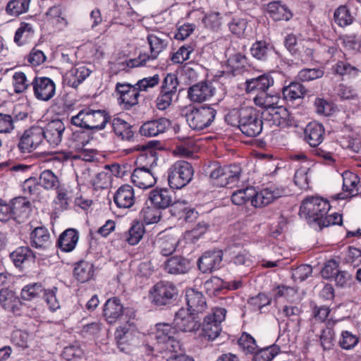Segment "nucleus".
<instances>
[{
  "label": "nucleus",
  "instance_id": "f257e3e1",
  "mask_svg": "<svg viewBox=\"0 0 361 361\" xmlns=\"http://www.w3.org/2000/svg\"><path fill=\"white\" fill-rule=\"evenodd\" d=\"M285 190L271 185L256 191L253 187L238 189L231 195V201L235 205H243L248 202L255 207H262L283 196Z\"/></svg>",
  "mask_w": 361,
  "mask_h": 361
},
{
  "label": "nucleus",
  "instance_id": "f03ea898",
  "mask_svg": "<svg viewBox=\"0 0 361 361\" xmlns=\"http://www.w3.org/2000/svg\"><path fill=\"white\" fill-rule=\"evenodd\" d=\"M109 119L110 116L105 110L86 108L72 116L71 123L84 129L100 130L106 127Z\"/></svg>",
  "mask_w": 361,
  "mask_h": 361
},
{
  "label": "nucleus",
  "instance_id": "7ed1b4c3",
  "mask_svg": "<svg viewBox=\"0 0 361 361\" xmlns=\"http://www.w3.org/2000/svg\"><path fill=\"white\" fill-rule=\"evenodd\" d=\"M330 207L328 200L319 197H310L302 201L300 214L305 216L309 224L316 223L320 227Z\"/></svg>",
  "mask_w": 361,
  "mask_h": 361
},
{
  "label": "nucleus",
  "instance_id": "20e7f679",
  "mask_svg": "<svg viewBox=\"0 0 361 361\" xmlns=\"http://www.w3.org/2000/svg\"><path fill=\"white\" fill-rule=\"evenodd\" d=\"M216 111L210 106H202L197 109H187L185 117L189 127L200 130L209 126L213 122Z\"/></svg>",
  "mask_w": 361,
  "mask_h": 361
},
{
  "label": "nucleus",
  "instance_id": "39448f33",
  "mask_svg": "<svg viewBox=\"0 0 361 361\" xmlns=\"http://www.w3.org/2000/svg\"><path fill=\"white\" fill-rule=\"evenodd\" d=\"M226 310L223 307H215L211 313L204 319L202 323L203 336L208 340H214L221 331V323L224 321Z\"/></svg>",
  "mask_w": 361,
  "mask_h": 361
},
{
  "label": "nucleus",
  "instance_id": "423d86ee",
  "mask_svg": "<svg viewBox=\"0 0 361 361\" xmlns=\"http://www.w3.org/2000/svg\"><path fill=\"white\" fill-rule=\"evenodd\" d=\"M254 108H243L240 130L247 137H255L262 130L264 121Z\"/></svg>",
  "mask_w": 361,
  "mask_h": 361
},
{
  "label": "nucleus",
  "instance_id": "0eeeda50",
  "mask_svg": "<svg viewBox=\"0 0 361 361\" xmlns=\"http://www.w3.org/2000/svg\"><path fill=\"white\" fill-rule=\"evenodd\" d=\"M178 295L177 288L171 283L159 282L149 290V298L156 306H164L172 302Z\"/></svg>",
  "mask_w": 361,
  "mask_h": 361
},
{
  "label": "nucleus",
  "instance_id": "6e6552de",
  "mask_svg": "<svg viewBox=\"0 0 361 361\" xmlns=\"http://www.w3.org/2000/svg\"><path fill=\"white\" fill-rule=\"evenodd\" d=\"M147 41L150 47V55L140 54L138 57L129 61L128 63V66L133 68L146 66L147 61L156 59L166 47L165 39L154 34L148 35Z\"/></svg>",
  "mask_w": 361,
  "mask_h": 361
},
{
  "label": "nucleus",
  "instance_id": "1a4fd4ad",
  "mask_svg": "<svg viewBox=\"0 0 361 361\" xmlns=\"http://www.w3.org/2000/svg\"><path fill=\"white\" fill-rule=\"evenodd\" d=\"M115 91L118 96V102L123 109L129 110L138 104V98L140 94L135 84L117 82Z\"/></svg>",
  "mask_w": 361,
  "mask_h": 361
},
{
  "label": "nucleus",
  "instance_id": "9d476101",
  "mask_svg": "<svg viewBox=\"0 0 361 361\" xmlns=\"http://www.w3.org/2000/svg\"><path fill=\"white\" fill-rule=\"evenodd\" d=\"M123 314L129 317H135V314L130 308H124L121 300L117 297L108 299L103 307V316L109 324H114L119 319Z\"/></svg>",
  "mask_w": 361,
  "mask_h": 361
},
{
  "label": "nucleus",
  "instance_id": "9b49d317",
  "mask_svg": "<svg viewBox=\"0 0 361 361\" xmlns=\"http://www.w3.org/2000/svg\"><path fill=\"white\" fill-rule=\"evenodd\" d=\"M289 117L288 111L282 105L272 108L271 110L265 111L262 113V116L264 125H268L270 127L277 126L281 128L291 125Z\"/></svg>",
  "mask_w": 361,
  "mask_h": 361
},
{
  "label": "nucleus",
  "instance_id": "f8f14e48",
  "mask_svg": "<svg viewBox=\"0 0 361 361\" xmlns=\"http://www.w3.org/2000/svg\"><path fill=\"white\" fill-rule=\"evenodd\" d=\"M31 85L35 97L42 101H49L55 94L56 85L49 78L35 77Z\"/></svg>",
  "mask_w": 361,
  "mask_h": 361
},
{
  "label": "nucleus",
  "instance_id": "ddd939ff",
  "mask_svg": "<svg viewBox=\"0 0 361 361\" xmlns=\"http://www.w3.org/2000/svg\"><path fill=\"white\" fill-rule=\"evenodd\" d=\"M360 8L354 2H348L345 5L337 8L334 14L335 23L340 27H344L353 23L358 16Z\"/></svg>",
  "mask_w": 361,
  "mask_h": 361
},
{
  "label": "nucleus",
  "instance_id": "4468645a",
  "mask_svg": "<svg viewBox=\"0 0 361 361\" xmlns=\"http://www.w3.org/2000/svg\"><path fill=\"white\" fill-rule=\"evenodd\" d=\"M147 201L159 209H165L173 201H177V196L169 189L155 188L149 192Z\"/></svg>",
  "mask_w": 361,
  "mask_h": 361
},
{
  "label": "nucleus",
  "instance_id": "2eb2a0df",
  "mask_svg": "<svg viewBox=\"0 0 361 361\" xmlns=\"http://www.w3.org/2000/svg\"><path fill=\"white\" fill-rule=\"evenodd\" d=\"M65 129V125L61 120L54 119L49 121L42 128L44 140L53 147L58 146L62 141Z\"/></svg>",
  "mask_w": 361,
  "mask_h": 361
},
{
  "label": "nucleus",
  "instance_id": "dca6fc26",
  "mask_svg": "<svg viewBox=\"0 0 361 361\" xmlns=\"http://www.w3.org/2000/svg\"><path fill=\"white\" fill-rule=\"evenodd\" d=\"M222 259L221 250L207 251L199 258L197 265L202 273H211L221 268Z\"/></svg>",
  "mask_w": 361,
  "mask_h": 361
},
{
  "label": "nucleus",
  "instance_id": "f3484780",
  "mask_svg": "<svg viewBox=\"0 0 361 361\" xmlns=\"http://www.w3.org/2000/svg\"><path fill=\"white\" fill-rule=\"evenodd\" d=\"M274 84V80L270 73H264L257 77L247 79L245 90L247 94H261L267 92Z\"/></svg>",
  "mask_w": 361,
  "mask_h": 361
},
{
  "label": "nucleus",
  "instance_id": "a211bd4d",
  "mask_svg": "<svg viewBox=\"0 0 361 361\" xmlns=\"http://www.w3.org/2000/svg\"><path fill=\"white\" fill-rule=\"evenodd\" d=\"M241 167L239 164H231L219 167L211 173V177L213 178H221V180H226V185L232 187L233 185H237L241 178Z\"/></svg>",
  "mask_w": 361,
  "mask_h": 361
},
{
  "label": "nucleus",
  "instance_id": "6ab92c4d",
  "mask_svg": "<svg viewBox=\"0 0 361 361\" xmlns=\"http://www.w3.org/2000/svg\"><path fill=\"white\" fill-rule=\"evenodd\" d=\"M250 51L253 58L262 62L267 61L278 55L274 44L266 40H257L254 42Z\"/></svg>",
  "mask_w": 361,
  "mask_h": 361
},
{
  "label": "nucleus",
  "instance_id": "aec40b11",
  "mask_svg": "<svg viewBox=\"0 0 361 361\" xmlns=\"http://www.w3.org/2000/svg\"><path fill=\"white\" fill-rule=\"evenodd\" d=\"M292 160L300 161L302 165L296 170L293 178L294 183L302 190H307L309 188L310 164L307 162V157L304 153L293 154Z\"/></svg>",
  "mask_w": 361,
  "mask_h": 361
},
{
  "label": "nucleus",
  "instance_id": "412c9836",
  "mask_svg": "<svg viewBox=\"0 0 361 361\" xmlns=\"http://www.w3.org/2000/svg\"><path fill=\"white\" fill-rule=\"evenodd\" d=\"M215 87L210 82H200L188 90V98L194 102L201 103L209 99L215 94Z\"/></svg>",
  "mask_w": 361,
  "mask_h": 361
},
{
  "label": "nucleus",
  "instance_id": "4be33fe9",
  "mask_svg": "<svg viewBox=\"0 0 361 361\" xmlns=\"http://www.w3.org/2000/svg\"><path fill=\"white\" fill-rule=\"evenodd\" d=\"M267 12L274 21H288L293 16L289 7L281 1L269 2L267 6Z\"/></svg>",
  "mask_w": 361,
  "mask_h": 361
},
{
  "label": "nucleus",
  "instance_id": "5701e85b",
  "mask_svg": "<svg viewBox=\"0 0 361 361\" xmlns=\"http://www.w3.org/2000/svg\"><path fill=\"white\" fill-rule=\"evenodd\" d=\"M324 128L317 122L309 123L304 130V140L310 146L316 147L324 140Z\"/></svg>",
  "mask_w": 361,
  "mask_h": 361
},
{
  "label": "nucleus",
  "instance_id": "b1692460",
  "mask_svg": "<svg viewBox=\"0 0 361 361\" xmlns=\"http://www.w3.org/2000/svg\"><path fill=\"white\" fill-rule=\"evenodd\" d=\"M131 180L135 186L142 189L151 188L156 183L152 173L146 167L135 169L131 175Z\"/></svg>",
  "mask_w": 361,
  "mask_h": 361
},
{
  "label": "nucleus",
  "instance_id": "393cba45",
  "mask_svg": "<svg viewBox=\"0 0 361 361\" xmlns=\"http://www.w3.org/2000/svg\"><path fill=\"white\" fill-rule=\"evenodd\" d=\"M194 50L193 46L182 45V78L184 77L188 82L195 80L197 78L196 68L197 64L192 62L184 63L190 59V55Z\"/></svg>",
  "mask_w": 361,
  "mask_h": 361
},
{
  "label": "nucleus",
  "instance_id": "a878e982",
  "mask_svg": "<svg viewBox=\"0 0 361 361\" xmlns=\"http://www.w3.org/2000/svg\"><path fill=\"white\" fill-rule=\"evenodd\" d=\"M91 73L85 66L73 67L63 76V83L69 87L76 88Z\"/></svg>",
  "mask_w": 361,
  "mask_h": 361
},
{
  "label": "nucleus",
  "instance_id": "bb28decb",
  "mask_svg": "<svg viewBox=\"0 0 361 361\" xmlns=\"http://www.w3.org/2000/svg\"><path fill=\"white\" fill-rule=\"evenodd\" d=\"M134 190L129 185L121 186L114 196V200L117 207L120 208H130L135 203Z\"/></svg>",
  "mask_w": 361,
  "mask_h": 361
},
{
  "label": "nucleus",
  "instance_id": "cd10ccee",
  "mask_svg": "<svg viewBox=\"0 0 361 361\" xmlns=\"http://www.w3.org/2000/svg\"><path fill=\"white\" fill-rule=\"evenodd\" d=\"M169 126V121L165 118L147 121L140 128L142 135L153 137L164 133Z\"/></svg>",
  "mask_w": 361,
  "mask_h": 361
},
{
  "label": "nucleus",
  "instance_id": "c85d7f7f",
  "mask_svg": "<svg viewBox=\"0 0 361 361\" xmlns=\"http://www.w3.org/2000/svg\"><path fill=\"white\" fill-rule=\"evenodd\" d=\"M281 92L283 100L289 103L303 99L307 93V89L299 82H290L283 87Z\"/></svg>",
  "mask_w": 361,
  "mask_h": 361
},
{
  "label": "nucleus",
  "instance_id": "c756f323",
  "mask_svg": "<svg viewBox=\"0 0 361 361\" xmlns=\"http://www.w3.org/2000/svg\"><path fill=\"white\" fill-rule=\"evenodd\" d=\"M185 300L187 303V312H194L200 314L205 307L206 302L203 295L193 289H189L185 293Z\"/></svg>",
  "mask_w": 361,
  "mask_h": 361
},
{
  "label": "nucleus",
  "instance_id": "7c9ffc66",
  "mask_svg": "<svg viewBox=\"0 0 361 361\" xmlns=\"http://www.w3.org/2000/svg\"><path fill=\"white\" fill-rule=\"evenodd\" d=\"M79 235L77 230L74 228H68L60 235L57 241V245L63 252L73 251L78 241Z\"/></svg>",
  "mask_w": 361,
  "mask_h": 361
},
{
  "label": "nucleus",
  "instance_id": "2f4dec72",
  "mask_svg": "<svg viewBox=\"0 0 361 361\" xmlns=\"http://www.w3.org/2000/svg\"><path fill=\"white\" fill-rule=\"evenodd\" d=\"M12 219L20 223L24 216H27L30 207V202L23 197H17L10 202Z\"/></svg>",
  "mask_w": 361,
  "mask_h": 361
},
{
  "label": "nucleus",
  "instance_id": "473e14b6",
  "mask_svg": "<svg viewBox=\"0 0 361 361\" xmlns=\"http://www.w3.org/2000/svg\"><path fill=\"white\" fill-rule=\"evenodd\" d=\"M164 329L160 330L158 329L155 338L159 343H165L168 348H171V350L178 352L180 350V343L178 340L172 335L174 331L169 325H164Z\"/></svg>",
  "mask_w": 361,
  "mask_h": 361
},
{
  "label": "nucleus",
  "instance_id": "72a5a7b5",
  "mask_svg": "<svg viewBox=\"0 0 361 361\" xmlns=\"http://www.w3.org/2000/svg\"><path fill=\"white\" fill-rule=\"evenodd\" d=\"M31 245L38 249H46L51 245L49 231L43 226L35 228L30 233Z\"/></svg>",
  "mask_w": 361,
  "mask_h": 361
},
{
  "label": "nucleus",
  "instance_id": "f704fd0d",
  "mask_svg": "<svg viewBox=\"0 0 361 361\" xmlns=\"http://www.w3.org/2000/svg\"><path fill=\"white\" fill-rule=\"evenodd\" d=\"M253 101L255 105L265 109V111L271 110L272 108L281 105L279 104L281 101L279 94H267V92L255 95Z\"/></svg>",
  "mask_w": 361,
  "mask_h": 361
},
{
  "label": "nucleus",
  "instance_id": "c9c22d12",
  "mask_svg": "<svg viewBox=\"0 0 361 361\" xmlns=\"http://www.w3.org/2000/svg\"><path fill=\"white\" fill-rule=\"evenodd\" d=\"M112 128L115 134L123 140L131 141L134 133L131 126L120 118H115L112 121Z\"/></svg>",
  "mask_w": 361,
  "mask_h": 361
},
{
  "label": "nucleus",
  "instance_id": "e433bc0d",
  "mask_svg": "<svg viewBox=\"0 0 361 361\" xmlns=\"http://www.w3.org/2000/svg\"><path fill=\"white\" fill-rule=\"evenodd\" d=\"M93 265L85 261L77 263L73 270L75 278L80 283L88 281L93 276Z\"/></svg>",
  "mask_w": 361,
  "mask_h": 361
},
{
  "label": "nucleus",
  "instance_id": "4c0bfd02",
  "mask_svg": "<svg viewBox=\"0 0 361 361\" xmlns=\"http://www.w3.org/2000/svg\"><path fill=\"white\" fill-rule=\"evenodd\" d=\"M161 214V209L146 201L145 207L142 208L140 214L146 224H152L159 221Z\"/></svg>",
  "mask_w": 361,
  "mask_h": 361
},
{
  "label": "nucleus",
  "instance_id": "58836bf2",
  "mask_svg": "<svg viewBox=\"0 0 361 361\" xmlns=\"http://www.w3.org/2000/svg\"><path fill=\"white\" fill-rule=\"evenodd\" d=\"M199 314L194 312H187V315L182 317V332H194L200 326Z\"/></svg>",
  "mask_w": 361,
  "mask_h": 361
},
{
  "label": "nucleus",
  "instance_id": "ea45409f",
  "mask_svg": "<svg viewBox=\"0 0 361 361\" xmlns=\"http://www.w3.org/2000/svg\"><path fill=\"white\" fill-rule=\"evenodd\" d=\"M34 29L31 24L22 22L16 32L14 42L18 45L25 44L32 37Z\"/></svg>",
  "mask_w": 361,
  "mask_h": 361
},
{
  "label": "nucleus",
  "instance_id": "a19ab883",
  "mask_svg": "<svg viewBox=\"0 0 361 361\" xmlns=\"http://www.w3.org/2000/svg\"><path fill=\"white\" fill-rule=\"evenodd\" d=\"M168 182L170 190L176 192V190L180 189V161H177L168 172Z\"/></svg>",
  "mask_w": 361,
  "mask_h": 361
},
{
  "label": "nucleus",
  "instance_id": "79ce46f5",
  "mask_svg": "<svg viewBox=\"0 0 361 361\" xmlns=\"http://www.w3.org/2000/svg\"><path fill=\"white\" fill-rule=\"evenodd\" d=\"M30 0H11L6 6L8 14L18 16L27 12L29 9Z\"/></svg>",
  "mask_w": 361,
  "mask_h": 361
},
{
  "label": "nucleus",
  "instance_id": "37998d69",
  "mask_svg": "<svg viewBox=\"0 0 361 361\" xmlns=\"http://www.w3.org/2000/svg\"><path fill=\"white\" fill-rule=\"evenodd\" d=\"M343 188L349 192L352 195L358 192L357 184L359 183L358 176L350 171H345L343 175Z\"/></svg>",
  "mask_w": 361,
  "mask_h": 361
},
{
  "label": "nucleus",
  "instance_id": "c03bdc74",
  "mask_svg": "<svg viewBox=\"0 0 361 361\" xmlns=\"http://www.w3.org/2000/svg\"><path fill=\"white\" fill-rule=\"evenodd\" d=\"M359 338L349 331H343L338 341L339 346L345 350H350L359 343Z\"/></svg>",
  "mask_w": 361,
  "mask_h": 361
},
{
  "label": "nucleus",
  "instance_id": "a18cd8bd",
  "mask_svg": "<svg viewBox=\"0 0 361 361\" xmlns=\"http://www.w3.org/2000/svg\"><path fill=\"white\" fill-rule=\"evenodd\" d=\"M145 233L143 224L140 222H134L127 234L126 240L131 245H137L142 239Z\"/></svg>",
  "mask_w": 361,
  "mask_h": 361
},
{
  "label": "nucleus",
  "instance_id": "49530a36",
  "mask_svg": "<svg viewBox=\"0 0 361 361\" xmlns=\"http://www.w3.org/2000/svg\"><path fill=\"white\" fill-rule=\"evenodd\" d=\"M27 117L25 113H20L18 115L15 116V119L9 114L0 113V133H9L13 128V122L16 120H22Z\"/></svg>",
  "mask_w": 361,
  "mask_h": 361
},
{
  "label": "nucleus",
  "instance_id": "de8ad7c7",
  "mask_svg": "<svg viewBox=\"0 0 361 361\" xmlns=\"http://www.w3.org/2000/svg\"><path fill=\"white\" fill-rule=\"evenodd\" d=\"M281 351L279 345L274 344L257 352H255V361H270Z\"/></svg>",
  "mask_w": 361,
  "mask_h": 361
},
{
  "label": "nucleus",
  "instance_id": "09e8293b",
  "mask_svg": "<svg viewBox=\"0 0 361 361\" xmlns=\"http://www.w3.org/2000/svg\"><path fill=\"white\" fill-rule=\"evenodd\" d=\"M324 74L322 68H303L298 72L297 78L301 82H310L322 78Z\"/></svg>",
  "mask_w": 361,
  "mask_h": 361
},
{
  "label": "nucleus",
  "instance_id": "8fccbe9b",
  "mask_svg": "<svg viewBox=\"0 0 361 361\" xmlns=\"http://www.w3.org/2000/svg\"><path fill=\"white\" fill-rule=\"evenodd\" d=\"M11 258L16 267H20L24 262L32 258V253L27 247H20L11 254Z\"/></svg>",
  "mask_w": 361,
  "mask_h": 361
},
{
  "label": "nucleus",
  "instance_id": "3c124183",
  "mask_svg": "<svg viewBox=\"0 0 361 361\" xmlns=\"http://www.w3.org/2000/svg\"><path fill=\"white\" fill-rule=\"evenodd\" d=\"M44 288L40 283L25 286L21 290V298L25 300H31L43 293Z\"/></svg>",
  "mask_w": 361,
  "mask_h": 361
},
{
  "label": "nucleus",
  "instance_id": "603ef678",
  "mask_svg": "<svg viewBox=\"0 0 361 361\" xmlns=\"http://www.w3.org/2000/svg\"><path fill=\"white\" fill-rule=\"evenodd\" d=\"M59 179L50 170H45L40 174L39 185L45 189H54L57 188Z\"/></svg>",
  "mask_w": 361,
  "mask_h": 361
},
{
  "label": "nucleus",
  "instance_id": "864d4df0",
  "mask_svg": "<svg viewBox=\"0 0 361 361\" xmlns=\"http://www.w3.org/2000/svg\"><path fill=\"white\" fill-rule=\"evenodd\" d=\"M335 72L342 76L355 77L359 70L347 61H338L334 68Z\"/></svg>",
  "mask_w": 361,
  "mask_h": 361
},
{
  "label": "nucleus",
  "instance_id": "5fc2aeb1",
  "mask_svg": "<svg viewBox=\"0 0 361 361\" xmlns=\"http://www.w3.org/2000/svg\"><path fill=\"white\" fill-rule=\"evenodd\" d=\"M300 309L297 306L288 305L285 306L283 309V313L293 323V328L295 331L299 330Z\"/></svg>",
  "mask_w": 361,
  "mask_h": 361
},
{
  "label": "nucleus",
  "instance_id": "6e6d98bb",
  "mask_svg": "<svg viewBox=\"0 0 361 361\" xmlns=\"http://www.w3.org/2000/svg\"><path fill=\"white\" fill-rule=\"evenodd\" d=\"M16 300L13 293L8 288H2L0 290V304L4 309L14 312L15 307L11 303Z\"/></svg>",
  "mask_w": 361,
  "mask_h": 361
},
{
  "label": "nucleus",
  "instance_id": "4d7b16f0",
  "mask_svg": "<svg viewBox=\"0 0 361 361\" xmlns=\"http://www.w3.org/2000/svg\"><path fill=\"white\" fill-rule=\"evenodd\" d=\"M177 75L178 71L176 73H168L163 80L161 89L178 94L177 87L179 85V80Z\"/></svg>",
  "mask_w": 361,
  "mask_h": 361
},
{
  "label": "nucleus",
  "instance_id": "13d9d810",
  "mask_svg": "<svg viewBox=\"0 0 361 361\" xmlns=\"http://www.w3.org/2000/svg\"><path fill=\"white\" fill-rule=\"evenodd\" d=\"M23 193L27 195H37L39 193L40 185L35 177L27 178L22 184Z\"/></svg>",
  "mask_w": 361,
  "mask_h": 361
},
{
  "label": "nucleus",
  "instance_id": "bf43d9fd",
  "mask_svg": "<svg viewBox=\"0 0 361 361\" xmlns=\"http://www.w3.org/2000/svg\"><path fill=\"white\" fill-rule=\"evenodd\" d=\"M13 84L14 91L16 93H22L27 89L30 82L23 72H16L13 75Z\"/></svg>",
  "mask_w": 361,
  "mask_h": 361
},
{
  "label": "nucleus",
  "instance_id": "052dcab7",
  "mask_svg": "<svg viewBox=\"0 0 361 361\" xmlns=\"http://www.w3.org/2000/svg\"><path fill=\"white\" fill-rule=\"evenodd\" d=\"M238 345L245 352V353H254L257 348V345L254 338L247 333H243L238 339Z\"/></svg>",
  "mask_w": 361,
  "mask_h": 361
},
{
  "label": "nucleus",
  "instance_id": "680f3d73",
  "mask_svg": "<svg viewBox=\"0 0 361 361\" xmlns=\"http://www.w3.org/2000/svg\"><path fill=\"white\" fill-rule=\"evenodd\" d=\"M173 97L178 99V95L164 90H161L159 96L157 99V106L159 109L164 110L171 104Z\"/></svg>",
  "mask_w": 361,
  "mask_h": 361
},
{
  "label": "nucleus",
  "instance_id": "e2e57ef3",
  "mask_svg": "<svg viewBox=\"0 0 361 361\" xmlns=\"http://www.w3.org/2000/svg\"><path fill=\"white\" fill-rule=\"evenodd\" d=\"M345 261L353 267H358L361 264V250L349 246L345 254Z\"/></svg>",
  "mask_w": 361,
  "mask_h": 361
},
{
  "label": "nucleus",
  "instance_id": "0e129e2a",
  "mask_svg": "<svg viewBox=\"0 0 361 361\" xmlns=\"http://www.w3.org/2000/svg\"><path fill=\"white\" fill-rule=\"evenodd\" d=\"M159 75L158 74H155L152 77H147L139 80L137 83H135V86L137 87L139 92L140 91H147L149 88H152L157 86L159 84Z\"/></svg>",
  "mask_w": 361,
  "mask_h": 361
},
{
  "label": "nucleus",
  "instance_id": "69168bd1",
  "mask_svg": "<svg viewBox=\"0 0 361 361\" xmlns=\"http://www.w3.org/2000/svg\"><path fill=\"white\" fill-rule=\"evenodd\" d=\"M273 293L276 299L283 297L288 300H293L297 294V290L293 287L279 286Z\"/></svg>",
  "mask_w": 361,
  "mask_h": 361
},
{
  "label": "nucleus",
  "instance_id": "338daca9",
  "mask_svg": "<svg viewBox=\"0 0 361 361\" xmlns=\"http://www.w3.org/2000/svg\"><path fill=\"white\" fill-rule=\"evenodd\" d=\"M164 269L170 274L178 275L180 273V256L176 255L169 258L165 262Z\"/></svg>",
  "mask_w": 361,
  "mask_h": 361
},
{
  "label": "nucleus",
  "instance_id": "774afa93",
  "mask_svg": "<svg viewBox=\"0 0 361 361\" xmlns=\"http://www.w3.org/2000/svg\"><path fill=\"white\" fill-rule=\"evenodd\" d=\"M229 65L233 69V71L240 73L246 64V57L244 54L238 52L231 55L228 60Z\"/></svg>",
  "mask_w": 361,
  "mask_h": 361
}]
</instances>
